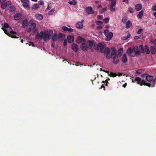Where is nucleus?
Listing matches in <instances>:
<instances>
[{
  "mask_svg": "<svg viewBox=\"0 0 156 156\" xmlns=\"http://www.w3.org/2000/svg\"><path fill=\"white\" fill-rule=\"evenodd\" d=\"M139 48L140 50V53H146L147 54L150 53V51L148 46L147 45L144 46L143 44L139 46Z\"/></svg>",
  "mask_w": 156,
  "mask_h": 156,
  "instance_id": "1",
  "label": "nucleus"
},
{
  "mask_svg": "<svg viewBox=\"0 0 156 156\" xmlns=\"http://www.w3.org/2000/svg\"><path fill=\"white\" fill-rule=\"evenodd\" d=\"M134 81L136 82V83L138 84H139L140 86L144 85L150 86V85L149 84L147 83L145 80H142L139 77H136L134 80Z\"/></svg>",
  "mask_w": 156,
  "mask_h": 156,
  "instance_id": "2",
  "label": "nucleus"
},
{
  "mask_svg": "<svg viewBox=\"0 0 156 156\" xmlns=\"http://www.w3.org/2000/svg\"><path fill=\"white\" fill-rule=\"evenodd\" d=\"M94 49L96 50H100L101 52H102L103 49H104L105 45L102 43H99L98 44L95 43L94 44Z\"/></svg>",
  "mask_w": 156,
  "mask_h": 156,
  "instance_id": "3",
  "label": "nucleus"
},
{
  "mask_svg": "<svg viewBox=\"0 0 156 156\" xmlns=\"http://www.w3.org/2000/svg\"><path fill=\"white\" fill-rule=\"evenodd\" d=\"M48 32L46 31H41L39 34V38L41 40L43 39L44 41L48 39Z\"/></svg>",
  "mask_w": 156,
  "mask_h": 156,
  "instance_id": "4",
  "label": "nucleus"
},
{
  "mask_svg": "<svg viewBox=\"0 0 156 156\" xmlns=\"http://www.w3.org/2000/svg\"><path fill=\"white\" fill-rule=\"evenodd\" d=\"M104 49L105 50L103 49V51L101 52L104 53L106 55V58L108 59H109L111 58L110 49L108 47H106Z\"/></svg>",
  "mask_w": 156,
  "mask_h": 156,
  "instance_id": "5",
  "label": "nucleus"
},
{
  "mask_svg": "<svg viewBox=\"0 0 156 156\" xmlns=\"http://www.w3.org/2000/svg\"><path fill=\"white\" fill-rule=\"evenodd\" d=\"M21 1L23 5L24 8L29 9H30L29 0H21Z\"/></svg>",
  "mask_w": 156,
  "mask_h": 156,
  "instance_id": "6",
  "label": "nucleus"
},
{
  "mask_svg": "<svg viewBox=\"0 0 156 156\" xmlns=\"http://www.w3.org/2000/svg\"><path fill=\"white\" fill-rule=\"evenodd\" d=\"M134 52H135V54H134L133 55H131V57H135V56L139 55L141 53H140V50H139L137 46H136L134 47Z\"/></svg>",
  "mask_w": 156,
  "mask_h": 156,
  "instance_id": "7",
  "label": "nucleus"
},
{
  "mask_svg": "<svg viewBox=\"0 0 156 156\" xmlns=\"http://www.w3.org/2000/svg\"><path fill=\"white\" fill-rule=\"evenodd\" d=\"M86 12L88 15L94 13V11L93 10L92 7L91 6L87 7L85 9Z\"/></svg>",
  "mask_w": 156,
  "mask_h": 156,
  "instance_id": "8",
  "label": "nucleus"
},
{
  "mask_svg": "<svg viewBox=\"0 0 156 156\" xmlns=\"http://www.w3.org/2000/svg\"><path fill=\"white\" fill-rule=\"evenodd\" d=\"M134 47L132 48L131 47H129L127 49L126 52L129 55L131 56V55H133L134 54L133 53L134 52Z\"/></svg>",
  "mask_w": 156,
  "mask_h": 156,
  "instance_id": "9",
  "label": "nucleus"
},
{
  "mask_svg": "<svg viewBox=\"0 0 156 156\" xmlns=\"http://www.w3.org/2000/svg\"><path fill=\"white\" fill-rule=\"evenodd\" d=\"M95 42L94 41L88 40L87 42L86 43L87 45H88V48L90 49H91L94 45V44H95Z\"/></svg>",
  "mask_w": 156,
  "mask_h": 156,
  "instance_id": "10",
  "label": "nucleus"
},
{
  "mask_svg": "<svg viewBox=\"0 0 156 156\" xmlns=\"http://www.w3.org/2000/svg\"><path fill=\"white\" fill-rule=\"evenodd\" d=\"M22 27L23 28L27 27L28 25L29 21L27 19H25L22 22Z\"/></svg>",
  "mask_w": 156,
  "mask_h": 156,
  "instance_id": "11",
  "label": "nucleus"
},
{
  "mask_svg": "<svg viewBox=\"0 0 156 156\" xmlns=\"http://www.w3.org/2000/svg\"><path fill=\"white\" fill-rule=\"evenodd\" d=\"M80 47L82 50L84 51H86L88 48V46L84 43H82L81 44Z\"/></svg>",
  "mask_w": 156,
  "mask_h": 156,
  "instance_id": "12",
  "label": "nucleus"
},
{
  "mask_svg": "<svg viewBox=\"0 0 156 156\" xmlns=\"http://www.w3.org/2000/svg\"><path fill=\"white\" fill-rule=\"evenodd\" d=\"M113 34L112 32H110L108 34H107L106 37L107 39H106L107 41H110L113 37Z\"/></svg>",
  "mask_w": 156,
  "mask_h": 156,
  "instance_id": "13",
  "label": "nucleus"
},
{
  "mask_svg": "<svg viewBox=\"0 0 156 156\" xmlns=\"http://www.w3.org/2000/svg\"><path fill=\"white\" fill-rule=\"evenodd\" d=\"M36 27V24L35 23H34L32 24L31 26L28 29L27 31L29 32H30L34 30L35 28Z\"/></svg>",
  "mask_w": 156,
  "mask_h": 156,
  "instance_id": "14",
  "label": "nucleus"
},
{
  "mask_svg": "<svg viewBox=\"0 0 156 156\" xmlns=\"http://www.w3.org/2000/svg\"><path fill=\"white\" fill-rule=\"evenodd\" d=\"M156 83V78L155 77L151 82V83H147L149 84L150 85V86H148L149 87L151 86L152 87H155V85Z\"/></svg>",
  "mask_w": 156,
  "mask_h": 156,
  "instance_id": "15",
  "label": "nucleus"
},
{
  "mask_svg": "<svg viewBox=\"0 0 156 156\" xmlns=\"http://www.w3.org/2000/svg\"><path fill=\"white\" fill-rule=\"evenodd\" d=\"M149 49L150 50L152 54L155 55L156 54V49L154 46H151Z\"/></svg>",
  "mask_w": 156,
  "mask_h": 156,
  "instance_id": "16",
  "label": "nucleus"
},
{
  "mask_svg": "<svg viewBox=\"0 0 156 156\" xmlns=\"http://www.w3.org/2000/svg\"><path fill=\"white\" fill-rule=\"evenodd\" d=\"M117 56L118 57H120L123 53V49L122 48L119 49L118 51Z\"/></svg>",
  "mask_w": 156,
  "mask_h": 156,
  "instance_id": "17",
  "label": "nucleus"
},
{
  "mask_svg": "<svg viewBox=\"0 0 156 156\" xmlns=\"http://www.w3.org/2000/svg\"><path fill=\"white\" fill-rule=\"evenodd\" d=\"M142 7V5L140 4H138L135 6V9L137 11L140 10Z\"/></svg>",
  "mask_w": 156,
  "mask_h": 156,
  "instance_id": "18",
  "label": "nucleus"
},
{
  "mask_svg": "<svg viewBox=\"0 0 156 156\" xmlns=\"http://www.w3.org/2000/svg\"><path fill=\"white\" fill-rule=\"evenodd\" d=\"M116 56H117L116 50L115 49H114L112 51L110 55L111 58L114 57H116Z\"/></svg>",
  "mask_w": 156,
  "mask_h": 156,
  "instance_id": "19",
  "label": "nucleus"
},
{
  "mask_svg": "<svg viewBox=\"0 0 156 156\" xmlns=\"http://www.w3.org/2000/svg\"><path fill=\"white\" fill-rule=\"evenodd\" d=\"M72 48L75 51H77L78 49L77 45L75 44H72Z\"/></svg>",
  "mask_w": 156,
  "mask_h": 156,
  "instance_id": "20",
  "label": "nucleus"
},
{
  "mask_svg": "<svg viewBox=\"0 0 156 156\" xmlns=\"http://www.w3.org/2000/svg\"><path fill=\"white\" fill-rule=\"evenodd\" d=\"M76 27L79 29H81L83 27V24L82 22H79L76 24Z\"/></svg>",
  "mask_w": 156,
  "mask_h": 156,
  "instance_id": "21",
  "label": "nucleus"
},
{
  "mask_svg": "<svg viewBox=\"0 0 156 156\" xmlns=\"http://www.w3.org/2000/svg\"><path fill=\"white\" fill-rule=\"evenodd\" d=\"M111 58L113 59V62L114 64H117L119 62V60L118 59V57L117 56H116V57H114Z\"/></svg>",
  "mask_w": 156,
  "mask_h": 156,
  "instance_id": "22",
  "label": "nucleus"
},
{
  "mask_svg": "<svg viewBox=\"0 0 156 156\" xmlns=\"http://www.w3.org/2000/svg\"><path fill=\"white\" fill-rule=\"evenodd\" d=\"M68 41L69 43H71L73 42L74 40V37L73 36H68L67 37Z\"/></svg>",
  "mask_w": 156,
  "mask_h": 156,
  "instance_id": "23",
  "label": "nucleus"
},
{
  "mask_svg": "<svg viewBox=\"0 0 156 156\" xmlns=\"http://www.w3.org/2000/svg\"><path fill=\"white\" fill-rule=\"evenodd\" d=\"M22 15L19 13H17L15 15L14 17V19L15 20H18L21 17Z\"/></svg>",
  "mask_w": 156,
  "mask_h": 156,
  "instance_id": "24",
  "label": "nucleus"
},
{
  "mask_svg": "<svg viewBox=\"0 0 156 156\" xmlns=\"http://www.w3.org/2000/svg\"><path fill=\"white\" fill-rule=\"evenodd\" d=\"M127 61V58L125 54L122 56V61L123 63H125Z\"/></svg>",
  "mask_w": 156,
  "mask_h": 156,
  "instance_id": "25",
  "label": "nucleus"
},
{
  "mask_svg": "<svg viewBox=\"0 0 156 156\" xmlns=\"http://www.w3.org/2000/svg\"><path fill=\"white\" fill-rule=\"evenodd\" d=\"M147 80L149 82H151L154 79V77L152 76H146Z\"/></svg>",
  "mask_w": 156,
  "mask_h": 156,
  "instance_id": "26",
  "label": "nucleus"
},
{
  "mask_svg": "<svg viewBox=\"0 0 156 156\" xmlns=\"http://www.w3.org/2000/svg\"><path fill=\"white\" fill-rule=\"evenodd\" d=\"M48 39H50L52 37V36L53 35V32L52 30H50L48 33Z\"/></svg>",
  "mask_w": 156,
  "mask_h": 156,
  "instance_id": "27",
  "label": "nucleus"
},
{
  "mask_svg": "<svg viewBox=\"0 0 156 156\" xmlns=\"http://www.w3.org/2000/svg\"><path fill=\"white\" fill-rule=\"evenodd\" d=\"M83 39L81 36H79L76 39V42L77 43L80 44L82 42Z\"/></svg>",
  "mask_w": 156,
  "mask_h": 156,
  "instance_id": "28",
  "label": "nucleus"
},
{
  "mask_svg": "<svg viewBox=\"0 0 156 156\" xmlns=\"http://www.w3.org/2000/svg\"><path fill=\"white\" fill-rule=\"evenodd\" d=\"M144 13V11L143 10L140 11L138 14L137 15V17H138L139 19H141L142 18V16L143 15V14Z\"/></svg>",
  "mask_w": 156,
  "mask_h": 156,
  "instance_id": "29",
  "label": "nucleus"
},
{
  "mask_svg": "<svg viewBox=\"0 0 156 156\" xmlns=\"http://www.w3.org/2000/svg\"><path fill=\"white\" fill-rule=\"evenodd\" d=\"M131 35L130 34L128 33L127 35L126 36H123L122 37H121V39L123 40H126L128 38L130 37Z\"/></svg>",
  "mask_w": 156,
  "mask_h": 156,
  "instance_id": "30",
  "label": "nucleus"
},
{
  "mask_svg": "<svg viewBox=\"0 0 156 156\" xmlns=\"http://www.w3.org/2000/svg\"><path fill=\"white\" fill-rule=\"evenodd\" d=\"M39 7V5L37 4H34L33 5L32 9L34 10L37 9Z\"/></svg>",
  "mask_w": 156,
  "mask_h": 156,
  "instance_id": "31",
  "label": "nucleus"
},
{
  "mask_svg": "<svg viewBox=\"0 0 156 156\" xmlns=\"http://www.w3.org/2000/svg\"><path fill=\"white\" fill-rule=\"evenodd\" d=\"M36 19L39 20H41L43 18V17L40 14H37L35 15Z\"/></svg>",
  "mask_w": 156,
  "mask_h": 156,
  "instance_id": "32",
  "label": "nucleus"
},
{
  "mask_svg": "<svg viewBox=\"0 0 156 156\" xmlns=\"http://www.w3.org/2000/svg\"><path fill=\"white\" fill-rule=\"evenodd\" d=\"M132 25V23H131L130 22V21L129 20L126 22V28L127 29H128Z\"/></svg>",
  "mask_w": 156,
  "mask_h": 156,
  "instance_id": "33",
  "label": "nucleus"
},
{
  "mask_svg": "<svg viewBox=\"0 0 156 156\" xmlns=\"http://www.w3.org/2000/svg\"><path fill=\"white\" fill-rule=\"evenodd\" d=\"M52 40L54 41H56L57 40V34L55 33L53 35L52 37Z\"/></svg>",
  "mask_w": 156,
  "mask_h": 156,
  "instance_id": "34",
  "label": "nucleus"
},
{
  "mask_svg": "<svg viewBox=\"0 0 156 156\" xmlns=\"http://www.w3.org/2000/svg\"><path fill=\"white\" fill-rule=\"evenodd\" d=\"M9 10L11 12H13L15 10V7L13 6H10L9 8Z\"/></svg>",
  "mask_w": 156,
  "mask_h": 156,
  "instance_id": "35",
  "label": "nucleus"
},
{
  "mask_svg": "<svg viewBox=\"0 0 156 156\" xmlns=\"http://www.w3.org/2000/svg\"><path fill=\"white\" fill-rule=\"evenodd\" d=\"M68 3L70 5H75L76 4L77 2L74 0H73L72 1L69 2Z\"/></svg>",
  "mask_w": 156,
  "mask_h": 156,
  "instance_id": "36",
  "label": "nucleus"
},
{
  "mask_svg": "<svg viewBox=\"0 0 156 156\" xmlns=\"http://www.w3.org/2000/svg\"><path fill=\"white\" fill-rule=\"evenodd\" d=\"M117 76V74L115 73H113L112 72H110L109 76L112 77H115Z\"/></svg>",
  "mask_w": 156,
  "mask_h": 156,
  "instance_id": "37",
  "label": "nucleus"
},
{
  "mask_svg": "<svg viewBox=\"0 0 156 156\" xmlns=\"http://www.w3.org/2000/svg\"><path fill=\"white\" fill-rule=\"evenodd\" d=\"M2 29L3 30L4 32V33L6 34H7L9 36L10 34L8 32V30H7L5 29V28H4L3 27H2Z\"/></svg>",
  "mask_w": 156,
  "mask_h": 156,
  "instance_id": "38",
  "label": "nucleus"
},
{
  "mask_svg": "<svg viewBox=\"0 0 156 156\" xmlns=\"http://www.w3.org/2000/svg\"><path fill=\"white\" fill-rule=\"evenodd\" d=\"M65 36L64 34L62 33H59L58 36V38L59 39L62 38Z\"/></svg>",
  "mask_w": 156,
  "mask_h": 156,
  "instance_id": "39",
  "label": "nucleus"
},
{
  "mask_svg": "<svg viewBox=\"0 0 156 156\" xmlns=\"http://www.w3.org/2000/svg\"><path fill=\"white\" fill-rule=\"evenodd\" d=\"M109 19L108 18H106L104 19L103 22L104 23H107L109 22Z\"/></svg>",
  "mask_w": 156,
  "mask_h": 156,
  "instance_id": "40",
  "label": "nucleus"
},
{
  "mask_svg": "<svg viewBox=\"0 0 156 156\" xmlns=\"http://www.w3.org/2000/svg\"><path fill=\"white\" fill-rule=\"evenodd\" d=\"M34 20H31L28 23V24H29V27H30L31 26L32 24L34 23Z\"/></svg>",
  "mask_w": 156,
  "mask_h": 156,
  "instance_id": "41",
  "label": "nucleus"
},
{
  "mask_svg": "<svg viewBox=\"0 0 156 156\" xmlns=\"http://www.w3.org/2000/svg\"><path fill=\"white\" fill-rule=\"evenodd\" d=\"M55 11V9H51V10H50L48 12V14L49 15H51L53 14L54 12Z\"/></svg>",
  "mask_w": 156,
  "mask_h": 156,
  "instance_id": "42",
  "label": "nucleus"
},
{
  "mask_svg": "<svg viewBox=\"0 0 156 156\" xmlns=\"http://www.w3.org/2000/svg\"><path fill=\"white\" fill-rule=\"evenodd\" d=\"M7 7V6L4 3L2 4L1 5V8L3 9H5Z\"/></svg>",
  "mask_w": 156,
  "mask_h": 156,
  "instance_id": "43",
  "label": "nucleus"
},
{
  "mask_svg": "<svg viewBox=\"0 0 156 156\" xmlns=\"http://www.w3.org/2000/svg\"><path fill=\"white\" fill-rule=\"evenodd\" d=\"M136 73L138 75L142 73V69H139L136 71Z\"/></svg>",
  "mask_w": 156,
  "mask_h": 156,
  "instance_id": "44",
  "label": "nucleus"
},
{
  "mask_svg": "<svg viewBox=\"0 0 156 156\" xmlns=\"http://www.w3.org/2000/svg\"><path fill=\"white\" fill-rule=\"evenodd\" d=\"M143 32V30L142 29H139L137 32V34H141Z\"/></svg>",
  "mask_w": 156,
  "mask_h": 156,
  "instance_id": "45",
  "label": "nucleus"
},
{
  "mask_svg": "<svg viewBox=\"0 0 156 156\" xmlns=\"http://www.w3.org/2000/svg\"><path fill=\"white\" fill-rule=\"evenodd\" d=\"M62 30L65 31H68L69 28L66 26H63L62 27Z\"/></svg>",
  "mask_w": 156,
  "mask_h": 156,
  "instance_id": "46",
  "label": "nucleus"
},
{
  "mask_svg": "<svg viewBox=\"0 0 156 156\" xmlns=\"http://www.w3.org/2000/svg\"><path fill=\"white\" fill-rule=\"evenodd\" d=\"M128 11L130 13H133L134 12L133 9L131 7H129L128 8Z\"/></svg>",
  "mask_w": 156,
  "mask_h": 156,
  "instance_id": "47",
  "label": "nucleus"
},
{
  "mask_svg": "<svg viewBox=\"0 0 156 156\" xmlns=\"http://www.w3.org/2000/svg\"><path fill=\"white\" fill-rule=\"evenodd\" d=\"M109 33V30H106L104 32V34L105 36L107 35V34H108Z\"/></svg>",
  "mask_w": 156,
  "mask_h": 156,
  "instance_id": "48",
  "label": "nucleus"
},
{
  "mask_svg": "<svg viewBox=\"0 0 156 156\" xmlns=\"http://www.w3.org/2000/svg\"><path fill=\"white\" fill-rule=\"evenodd\" d=\"M127 20V18L126 17H123L122 19V22L124 23H125L126 22Z\"/></svg>",
  "mask_w": 156,
  "mask_h": 156,
  "instance_id": "49",
  "label": "nucleus"
},
{
  "mask_svg": "<svg viewBox=\"0 0 156 156\" xmlns=\"http://www.w3.org/2000/svg\"><path fill=\"white\" fill-rule=\"evenodd\" d=\"M4 27L5 28H9V26L7 23H5L4 24Z\"/></svg>",
  "mask_w": 156,
  "mask_h": 156,
  "instance_id": "50",
  "label": "nucleus"
},
{
  "mask_svg": "<svg viewBox=\"0 0 156 156\" xmlns=\"http://www.w3.org/2000/svg\"><path fill=\"white\" fill-rule=\"evenodd\" d=\"M4 3L7 6L9 5H11L12 4V3L11 2L8 1L5 3Z\"/></svg>",
  "mask_w": 156,
  "mask_h": 156,
  "instance_id": "51",
  "label": "nucleus"
},
{
  "mask_svg": "<svg viewBox=\"0 0 156 156\" xmlns=\"http://www.w3.org/2000/svg\"><path fill=\"white\" fill-rule=\"evenodd\" d=\"M96 24L98 25H101L103 24V22L100 21H98L96 22Z\"/></svg>",
  "mask_w": 156,
  "mask_h": 156,
  "instance_id": "52",
  "label": "nucleus"
},
{
  "mask_svg": "<svg viewBox=\"0 0 156 156\" xmlns=\"http://www.w3.org/2000/svg\"><path fill=\"white\" fill-rule=\"evenodd\" d=\"M113 7H110V10L112 12H114L115 11V8H113Z\"/></svg>",
  "mask_w": 156,
  "mask_h": 156,
  "instance_id": "53",
  "label": "nucleus"
},
{
  "mask_svg": "<svg viewBox=\"0 0 156 156\" xmlns=\"http://www.w3.org/2000/svg\"><path fill=\"white\" fill-rule=\"evenodd\" d=\"M107 10V8H103L101 11V13H103L105 11H106Z\"/></svg>",
  "mask_w": 156,
  "mask_h": 156,
  "instance_id": "54",
  "label": "nucleus"
},
{
  "mask_svg": "<svg viewBox=\"0 0 156 156\" xmlns=\"http://www.w3.org/2000/svg\"><path fill=\"white\" fill-rule=\"evenodd\" d=\"M10 33L11 34L14 35L16 34V32L15 31H13L12 30H11L10 32Z\"/></svg>",
  "mask_w": 156,
  "mask_h": 156,
  "instance_id": "55",
  "label": "nucleus"
},
{
  "mask_svg": "<svg viewBox=\"0 0 156 156\" xmlns=\"http://www.w3.org/2000/svg\"><path fill=\"white\" fill-rule=\"evenodd\" d=\"M9 37H11L12 38H18V37H16V36L12 35L10 34L9 35Z\"/></svg>",
  "mask_w": 156,
  "mask_h": 156,
  "instance_id": "56",
  "label": "nucleus"
},
{
  "mask_svg": "<svg viewBox=\"0 0 156 156\" xmlns=\"http://www.w3.org/2000/svg\"><path fill=\"white\" fill-rule=\"evenodd\" d=\"M68 31L70 33H72L73 32V30L72 28H69Z\"/></svg>",
  "mask_w": 156,
  "mask_h": 156,
  "instance_id": "57",
  "label": "nucleus"
},
{
  "mask_svg": "<svg viewBox=\"0 0 156 156\" xmlns=\"http://www.w3.org/2000/svg\"><path fill=\"white\" fill-rule=\"evenodd\" d=\"M152 9L153 11H156V5L152 6Z\"/></svg>",
  "mask_w": 156,
  "mask_h": 156,
  "instance_id": "58",
  "label": "nucleus"
},
{
  "mask_svg": "<svg viewBox=\"0 0 156 156\" xmlns=\"http://www.w3.org/2000/svg\"><path fill=\"white\" fill-rule=\"evenodd\" d=\"M67 44V41L66 40H65L63 43V44L64 46H66Z\"/></svg>",
  "mask_w": 156,
  "mask_h": 156,
  "instance_id": "59",
  "label": "nucleus"
},
{
  "mask_svg": "<svg viewBox=\"0 0 156 156\" xmlns=\"http://www.w3.org/2000/svg\"><path fill=\"white\" fill-rule=\"evenodd\" d=\"M29 46L31 45L33 47H34L35 46V45H34V43L33 42H29Z\"/></svg>",
  "mask_w": 156,
  "mask_h": 156,
  "instance_id": "60",
  "label": "nucleus"
},
{
  "mask_svg": "<svg viewBox=\"0 0 156 156\" xmlns=\"http://www.w3.org/2000/svg\"><path fill=\"white\" fill-rule=\"evenodd\" d=\"M97 18L98 20H101L102 19V16L101 15H98Z\"/></svg>",
  "mask_w": 156,
  "mask_h": 156,
  "instance_id": "61",
  "label": "nucleus"
},
{
  "mask_svg": "<svg viewBox=\"0 0 156 156\" xmlns=\"http://www.w3.org/2000/svg\"><path fill=\"white\" fill-rule=\"evenodd\" d=\"M147 76V74L146 73H144L141 75V76L142 77H146V76Z\"/></svg>",
  "mask_w": 156,
  "mask_h": 156,
  "instance_id": "62",
  "label": "nucleus"
},
{
  "mask_svg": "<svg viewBox=\"0 0 156 156\" xmlns=\"http://www.w3.org/2000/svg\"><path fill=\"white\" fill-rule=\"evenodd\" d=\"M39 4L41 5H43L44 4V2L40 0L39 1Z\"/></svg>",
  "mask_w": 156,
  "mask_h": 156,
  "instance_id": "63",
  "label": "nucleus"
},
{
  "mask_svg": "<svg viewBox=\"0 0 156 156\" xmlns=\"http://www.w3.org/2000/svg\"><path fill=\"white\" fill-rule=\"evenodd\" d=\"M134 39L135 40H138L139 39H140V37H139V36H135L134 37Z\"/></svg>",
  "mask_w": 156,
  "mask_h": 156,
  "instance_id": "64",
  "label": "nucleus"
}]
</instances>
